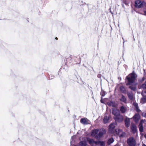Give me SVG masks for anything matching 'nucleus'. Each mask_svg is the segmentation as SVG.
Segmentation results:
<instances>
[{
  "instance_id": "obj_21",
  "label": "nucleus",
  "mask_w": 146,
  "mask_h": 146,
  "mask_svg": "<svg viewBox=\"0 0 146 146\" xmlns=\"http://www.w3.org/2000/svg\"><path fill=\"white\" fill-rule=\"evenodd\" d=\"M114 141V139L113 138H111L108 141V143L110 145Z\"/></svg>"
},
{
  "instance_id": "obj_2",
  "label": "nucleus",
  "mask_w": 146,
  "mask_h": 146,
  "mask_svg": "<svg viewBox=\"0 0 146 146\" xmlns=\"http://www.w3.org/2000/svg\"><path fill=\"white\" fill-rule=\"evenodd\" d=\"M127 143L129 146H136V140L133 137H131L128 139L127 140Z\"/></svg>"
},
{
  "instance_id": "obj_10",
  "label": "nucleus",
  "mask_w": 146,
  "mask_h": 146,
  "mask_svg": "<svg viewBox=\"0 0 146 146\" xmlns=\"http://www.w3.org/2000/svg\"><path fill=\"white\" fill-rule=\"evenodd\" d=\"M112 113L114 115V117H116V116L120 114V112L118 110L113 109L112 110Z\"/></svg>"
},
{
  "instance_id": "obj_7",
  "label": "nucleus",
  "mask_w": 146,
  "mask_h": 146,
  "mask_svg": "<svg viewBox=\"0 0 146 146\" xmlns=\"http://www.w3.org/2000/svg\"><path fill=\"white\" fill-rule=\"evenodd\" d=\"M146 121L145 120H142L140 121L139 127V130L140 132H143V123H146Z\"/></svg>"
},
{
  "instance_id": "obj_22",
  "label": "nucleus",
  "mask_w": 146,
  "mask_h": 146,
  "mask_svg": "<svg viewBox=\"0 0 146 146\" xmlns=\"http://www.w3.org/2000/svg\"><path fill=\"white\" fill-rule=\"evenodd\" d=\"M120 100L124 102H125L126 101V98L123 95L122 96Z\"/></svg>"
},
{
  "instance_id": "obj_28",
  "label": "nucleus",
  "mask_w": 146,
  "mask_h": 146,
  "mask_svg": "<svg viewBox=\"0 0 146 146\" xmlns=\"http://www.w3.org/2000/svg\"><path fill=\"white\" fill-rule=\"evenodd\" d=\"M144 13L143 14H142L143 15L146 16V11H144Z\"/></svg>"
},
{
  "instance_id": "obj_1",
  "label": "nucleus",
  "mask_w": 146,
  "mask_h": 146,
  "mask_svg": "<svg viewBox=\"0 0 146 146\" xmlns=\"http://www.w3.org/2000/svg\"><path fill=\"white\" fill-rule=\"evenodd\" d=\"M137 77V75L134 72H133L132 73L129 74L128 76H127L126 78L128 82L127 84V85H130L133 83Z\"/></svg>"
},
{
  "instance_id": "obj_8",
  "label": "nucleus",
  "mask_w": 146,
  "mask_h": 146,
  "mask_svg": "<svg viewBox=\"0 0 146 146\" xmlns=\"http://www.w3.org/2000/svg\"><path fill=\"white\" fill-rule=\"evenodd\" d=\"M80 122L84 124H87L90 123V121L86 118H83L81 119Z\"/></svg>"
},
{
  "instance_id": "obj_18",
  "label": "nucleus",
  "mask_w": 146,
  "mask_h": 146,
  "mask_svg": "<svg viewBox=\"0 0 146 146\" xmlns=\"http://www.w3.org/2000/svg\"><path fill=\"white\" fill-rule=\"evenodd\" d=\"M133 105L135 107V109L138 112H139L140 111L138 108L137 104L136 103H134Z\"/></svg>"
},
{
  "instance_id": "obj_27",
  "label": "nucleus",
  "mask_w": 146,
  "mask_h": 146,
  "mask_svg": "<svg viewBox=\"0 0 146 146\" xmlns=\"http://www.w3.org/2000/svg\"><path fill=\"white\" fill-rule=\"evenodd\" d=\"M109 104L110 106H112L113 107H114L115 106L113 102H109Z\"/></svg>"
},
{
  "instance_id": "obj_23",
  "label": "nucleus",
  "mask_w": 146,
  "mask_h": 146,
  "mask_svg": "<svg viewBox=\"0 0 146 146\" xmlns=\"http://www.w3.org/2000/svg\"><path fill=\"white\" fill-rule=\"evenodd\" d=\"M127 95L128 97L130 100H132L133 99V96L132 94L130 93H128Z\"/></svg>"
},
{
  "instance_id": "obj_16",
  "label": "nucleus",
  "mask_w": 146,
  "mask_h": 146,
  "mask_svg": "<svg viewBox=\"0 0 146 146\" xmlns=\"http://www.w3.org/2000/svg\"><path fill=\"white\" fill-rule=\"evenodd\" d=\"M114 123H111L109 126V131H111L115 127Z\"/></svg>"
},
{
  "instance_id": "obj_14",
  "label": "nucleus",
  "mask_w": 146,
  "mask_h": 146,
  "mask_svg": "<svg viewBox=\"0 0 146 146\" xmlns=\"http://www.w3.org/2000/svg\"><path fill=\"white\" fill-rule=\"evenodd\" d=\"M131 129L134 132H135L137 130V127L136 125L134 124H132L131 126Z\"/></svg>"
},
{
  "instance_id": "obj_32",
  "label": "nucleus",
  "mask_w": 146,
  "mask_h": 146,
  "mask_svg": "<svg viewBox=\"0 0 146 146\" xmlns=\"http://www.w3.org/2000/svg\"><path fill=\"white\" fill-rule=\"evenodd\" d=\"M116 146H120L119 145H117Z\"/></svg>"
},
{
  "instance_id": "obj_20",
  "label": "nucleus",
  "mask_w": 146,
  "mask_h": 146,
  "mask_svg": "<svg viewBox=\"0 0 146 146\" xmlns=\"http://www.w3.org/2000/svg\"><path fill=\"white\" fill-rule=\"evenodd\" d=\"M139 88H142L143 89H146V81H145V83L143 84H142V85H140L139 86Z\"/></svg>"
},
{
  "instance_id": "obj_5",
  "label": "nucleus",
  "mask_w": 146,
  "mask_h": 146,
  "mask_svg": "<svg viewBox=\"0 0 146 146\" xmlns=\"http://www.w3.org/2000/svg\"><path fill=\"white\" fill-rule=\"evenodd\" d=\"M115 133L120 137H123L125 135V133L119 129H116L115 130Z\"/></svg>"
},
{
  "instance_id": "obj_4",
  "label": "nucleus",
  "mask_w": 146,
  "mask_h": 146,
  "mask_svg": "<svg viewBox=\"0 0 146 146\" xmlns=\"http://www.w3.org/2000/svg\"><path fill=\"white\" fill-rule=\"evenodd\" d=\"M144 4V2L138 0L135 2V6L136 7L139 8L143 7Z\"/></svg>"
},
{
  "instance_id": "obj_31",
  "label": "nucleus",
  "mask_w": 146,
  "mask_h": 146,
  "mask_svg": "<svg viewBox=\"0 0 146 146\" xmlns=\"http://www.w3.org/2000/svg\"><path fill=\"white\" fill-rule=\"evenodd\" d=\"M101 102L102 103V100H101Z\"/></svg>"
},
{
  "instance_id": "obj_30",
  "label": "nucleus",
  "mask_w": 146,
  "mask_h": 146,
  "mask_svg": "<svg viewBox=\"0 0 146 146\" xmlns=\"http://www.w3.org/2000/svg\"><path fill=\"white\" fill-rule=\"evenodd\" d=\"M144 137L145 138H146V134L145 135Z\"/></svg>"
},
{
  "instance_id": "obj_19",
  "label": "nucleus",
  "mask_w": 146,
  "mask_h": 146,
  "mask_svg": "<svg viewBox=\"0 0 146 146\" xmlns=\"http://www.w3.org/2000/svg\"><path fill=\"white\" fill-rule=\"evenodd\" d=\"M86 143L84 141H81L79 144L78 146H86Z\"/></svg>"
},
{
  "instance_id": "obj_25",
  "label": "nucleus",
  "mask_w": 146,
  "mask_h": 146,
  "mask_svg": "<svg viewBox=\"0 0 146 146\" xmlns=\"http://www.w3.org/2000/svg\"><path fill=\"white\" fill-rule=\"evenodd\" d=\"M129 88L131 90L135 91V90L136 88L135 86H129Z\"/></svg>"
},
{
  "instance_id": "obj_26",
  "label": "nucleus",
  "mask_w": 146,
  "mask_h": 146,
  "mask_svg": "<svg viewBox=\"0 0 146 146\" xmlns=\"http://www.w3.org/2000/svg\"><path fill=\"white\" fill-rule=\"evenodd\" d=\"M101 94L102 96H104L106 94V93L105 92L102 91L101 92Z\"/></svg>"
},
{
  "instance_id": "obj_17",
  "label": "nucleus",
  "mask_w": 146,
  "mask_h": 146,
  "mask_svg": "<svg viewBox=\"0 0 146 146\" xmlns=\"http://www.w3.org/2000/svg\"><path fill=\"white\" fill-rule=\"evenodd\" d=\"M109 120V117L105 115L104 118V123H107L108 121Z\"/></svg>"
},
{
  "instance_id": "obj_9",
  "label": "nucleus",
  "mask_w": 146,
  "mask_h": 146,
  "mask_svg": "<svg viewBox=\"0 0 146 146\" xmlns=\"http://www.w3.org/2000/svg\"><path fill=\"white\" fill-rule=\"evenodd\" d=\"M99 131L98 129H95L93 130L91 132V135L93 137H95L96 138V136L98 135V133Z\"/></svg>"
},
{
  "instance_id": "obj_33",
  "label": "nucleus",
  "mask_w": 146,
  "mask_h": 146,
  "mask_svg": "<svg viewBox=\"0 0 146 146\" xmlns=\"http://www.w3.org/2000/svg\"><path fill=\"white\" fill-rule=\"evenodd\" d=\"M56 39H57V37L56 38Z\"/></svg>"
},
{
  "instance_id": "obj_6",
  "label": "nucleus",
  "mask_w": 146,
  "mask_h": 146,
  "mask_svg": "<svg viewBox=\"0 0 146 146\" xmlns=\"http://www.w3.org/2000/svg\"><path fill=\"white\" fill-rule=\"evenodd\" d=\"M114 118L115 121L118 122H121L123 120V116L122 115H121L120 114L116 116V117H114Z\"/></svg>"
},
{
  "instance_id": "obj_3",
  "label": "nucleus",
  "mask_w": 146,
  "mask_h": 146,
  "mask_svg": "<svg viewBox=\"0 0 146 146\" xmlns=\"http://www.w3.org/2000/svg\"><path fill=\"white\" fill-rule=\"evenodd\" d=\"M87 140L89 143L91 145L95 143L96 144L99 145L101 146H105V143L104 142L100 141H95L93 139L89 138H87Z\"/></svg>"
},
{
  "instance_id": "obj_24",
  "label": "nucleus",
  "mask_w": 146,
  "mask_h": 146,
  "mask_svg": "<svg viewBox=\"0 0 146 146\" xmlns=\"http://www.w3.org/2000/svg\"><path fill=\"white\" fill-rule=\"evenodd\" d=\"M120 90L121 91L123 92L124 93L125 92V88L123 86H121L120 87Z\"/></svg>"
},
{
  "instance_id": "obj_12",
  "label": "nucleus",
  "mask_w": 146,
  "mask_h": 146,
  "mask_svg": "<svg viewBox=\"0 0 146 146\" xmlns=\"http://www.w3.org/2000/svg\"><path fill=\"white\" fill-rule=\"evenodd\" d=\"M133 118L134 121L137 122L140 118V115L139 114H136L134 116Z\"/></svg>"
},
{
  "instance_id": "obj_11",
  "label": "nucleus",
  "mask_w": 146,
  "mask_h": 146,
  "mask_svg": "<svg viewBox=\"0 0 146 146\" xmlns=\"http://www.w3.org/2000/svg\"><path fill=\"white\" fill-rule=\"evenodd\" d=\"M106 133V131L105 130H103L102 131H100L99 133L98 134V135L96 136V138L98 139L102 137Z\"/></svg>"
},
{
  "instance_id": "obj_29",
  "label": "nucleus",
  "mask_w": 146,
  "mask_h": 146,
  "mask_svg": "<svg viewBox=\"0 0 146 146\" xmlns=\"http://www.w3.org/2000/svg\"><path fill=\"white\" fill-rule=\"evenodd\" d=\"M142 146H146V145L144 144H142Z\"/></svg>"
},
{
  "instance_id": "obj_13",
  "label": "nucleus",
  "mask_w": 146,
  "mask_h": 146,
  "mask_svg": "<svg viewBox=\"0 0 146 146\" xmlns=\"http://www.w3.org/2000/svg\"><path fill=\"white\" fill-rule=\"evenodd\" d=\"M125 124L127 127H128L130 125V120L128 118H127L125 120Z\"/></svg>"
},
{
  "instance_id": "obj_15",
  "label": "nucleus",
  "mask_w": 146,
  "mask_h": 146,
  "mask_svg": "<svg viewBox=\"0 0 146 146\" xmlns=\"http://www.w3.org/2000/svg\"><path fill=\"white\" fill-rule=\"evenodd\" d=\"M127 109L124 106H121L120 107V111L122 113H125Z\"/></svg>"
}]
</instances>
